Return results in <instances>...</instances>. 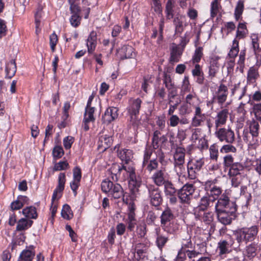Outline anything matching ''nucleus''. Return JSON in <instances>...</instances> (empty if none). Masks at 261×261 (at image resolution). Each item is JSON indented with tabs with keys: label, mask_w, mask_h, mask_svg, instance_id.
Instances as JSON below:
<instances>
[{
	"label": "nucleus",
	"mask_w": 261,
	"mask_h": 261,
	"mask_svg": "<svg viewBox=\"0 0 261 261\" xmlns=\"http://www.w3.org/2000/svg\"><path fill=\"white\" fill-rule=\"evenodd\" d=\"M191 86L189 81V77L188 76H185L182 82L181 86V93L182 95H184L187 92H190L191 91Z\"/></svg>",
	"instance_id": "57"
},
{
	"label": "nucleus",
	"mask_w": 261,
	"mask_h": 261,
	"mask_svg": "<svg viewBox=\"0 0 261 261\" xmlns=\"http://www.w3.org/2000/svg\"><path fill=\"white\" fill-rule=\"evenodd\" d=\"M173 23L175 26V33L181 34L184 29L183 22L178 17H176L173 20Z\"/></svg>",
	"instance_id": "50"
},
{
	"label": "nucleus",
	"mask_w": 261,
	"mask_h": 261,
	"mask_svg": "<svg viewBox=\"0 0 261 261\" xmlns=\"http://www.w3.org/2000/svg\"><path fill=\"white\" fill-rule=\"evenodd\" d=\"M203 186L205 195L200 198L198 206L194 209V212L206 211L213 206L214 202L222 194V189L217 186L214 180H207Z\"/></svg>",
	"instance_id": "2"
},
{
	"label": "nucleus",
	"mask_w": 261,
	"mask_h": 261,
	"mask_svg": "<svg viewBox=\"0 0 261 261\" xmlns=\"http://www.w3.org/2000/svg\"><path fill=\"white\" fill-rule=\"evenodd\" d=\"M220 57L217 56H214L210 59L207 77L211 80L216 77L217 74L219 72L220 65L218 63V61Z\"/></svg>",
	"instance_id": "20"
},
{
	"label": "nucleus",
	"mask_w": 261,
	"mask_h": 261,
	"mask_svg": "<svg viewBox=\"0 0 261 261\" xmlns=\"http://www.w3.org/2000/svg\"><path fill=\"white\" fill-rule=\"evenodd\" d=\"M163 83L167 89H169L171 87L174 86V83L172 82L171 76L166 73H164L163 76Z\"/></svg>",
	"instance_id": "59"
},
{
	"label": "nucleus",
	"mask_w": 261,
	"mask_h": 261,
	"mask_svg": "<svg viewBox=\"0 0 261 261\" xmlns=\"http://www.w3.org/2000/svg\"><path fill=\"white\" fill-rule=\"evenodd\" d=\"M97 44V33L96 32L92 31L87 40V46L89 54H93Z\"/></svg>",
	"instance_id": "28"
},
{
	"label": "nucleus",
	"mask_w": 261,
	"mask_h": 261,
	"mask_svg": "<svg viewBox=\"0 0 261 261\" xmlns=\"http://www.w3.org/2000/svg\"><path fill=\"white\" fill-rule=\"evenodd\" d=\"M193 247L191 239H186V240L181 241V248L179 250L185 252L186 251L193 249Z\"/></svg>",
	"instance_id": "53"
},
{
	"label": "nucleus",
	"mask_w": 261,
	"mask_h": 261,
	"mask_svg": "<svg viewBox=\"0 0 261 261\" xmlns=\"http://www.w3.org/2000/svg\"><path fill=\"white\" fill-rule=\"evenodd\" d=\"M6 77L11 79L15 74L16 71V64L15 60H11L6 67Z\"/></svg>",
	"instance_id": "36"
},
{
	"label": "nucleus",
	"mask_w": 261,
	"mask_h": 261,
	"mask_svg": "<svg viewBox=\"0 0 261 261\" xmlns=\"http://www.w3.org/2000/svg\"><path fill=\"white\" fill-rule=\"evenodd\" d=\"M258 232V227L256 225L238 228L233 231L234 239L238 244L237 248H239L243 243L247 244L248 242L253 241L256 239Z\"/></svg>",
	"instance_id": "5"
},
{
	"label": "nucleus",
	"mask_w": 261,
	"mask_h": 261,
	"mask_svg": "<svg viewBox=\"0 0 261 261\" xmlns=\"http://www.w3.org/2000/svg\"><path fill=\"white\" fill-rule=\"evenodd\" d=\"M223 166L225 168H229V176H238L241 174V172L245 169V166L242 163L235 162L231 154H227L223 157Z\"/></svg>",
	"instance_id": "7"
},
{
	"label": "nucleus",
	"mask_w": 261,
	"mask_h": 261,
	"mask_svg": "<svg viewBox=\"0 0 261 261\" xmlns=\"http://www.w3.org/2000/svg\"><path fill=\"white\" fill-rule=\"evenodd\" d=\"M64 150L63 148L60 146H55L53 150V155L54 158L60 159L64 154Z\"/></svg>",
	"instance_id": "61"
},
{
	"label": "nucleus",
	"mask_w": 261,
	"mask_h": 261,
	"mask_svg": "<svg viewBox=\"0 0 261 261\" xmlns=\"http://www.w3.org/2000/svg\"><path fill=\"white\" fill-rule=\"evenodd\" d=\"M112 138L106 135H101L99 139L98 147L105 150L112 144Z\"/></svg>",
	"instance_id": "33"
},
{
	"label": "nucleus",
	"mask_w": 261,
	"mask_h": 261,
	"mask_svg": "<svg viewBox=\"0 0 261 261\" xmlns=\"http://www.w3.org/2000/svg\"><path fill=\"white\" fill-rule=\"evenodd\" d=\"M147 188L150 204L154 206H160L163 202L161 191L152 185H148Z\"/></svg>",
	"instance_id": "15"
},
{
	"label": "nucleus",
	"mask_w": 261,
	"mask_h": 261,
	"mask_svg": "<svg viewBox=\"0 0 261 261\" xmlns=\"http://www.w3.org/2000/svg\"><path fill=\"white\" fill-rule=\"evenodd\" d=\"M141 103L142 100L140 98L130 99L127 108L128 114H139Z\"/></svg>",
	"instance_id": "27"
},
{
	"label": "nucleus",
	"mask_w": 261,
	"mask_h": 261,
	"mask_svg": "<svg viewBox=\"0 0 261 261\" xmlns=\"http://www.w3.org/2000/svg\"><path fill=\"white\" fill-rule=\"evenodd\" d=\"M247 91V86L242 84L240 82L234 85L231 89V94L236 95L239 100H241L245 96Z\"/></svg>",
	"instance_id": "26"
},
{
	"label": "nucleus",
	"mask_w": 261,
	"mask_h": 261,
	"mask_svg": "<svg viewBox=\"0 0 261 261\" xmlns=\"http://www.w3.org/2000/svg\"><path fill=\"white\" fill-rule=\"evenodd\" d=\"M246 53V49L245 48L241 50L239 55V59L237 62V64L239 66L240 70L241 72H243L245 67Z\"/></svg>",
	"instance_id": "48"
},
{
	"label": "nucleus",
	"mask_w": 261,
	"mask_h": 261,
	"mask_svg": "<svg viewBox=\"0 0 261 261\" xmlns=\"http://www.w3.org/2000/svg\"><path fill=\"white\" fill-rule=\"evenodd\" d=\"M259 74L258 70L255 66L250 67L247 72V83L251 84L255 83L256 79L258 77Z\"/></svg>",
	"instance_id": "34"
},
{
	"label": "nucleus",
	"mask_w": 261,
	"mask_h": 261,
	"mask_svg": "<svg viewBox=\"0 0 261 261\" xmlns=\"http://www.w3.org/2000/svg\"><path fill=\"white\" fill-rule=\"evenodd\" d=\"M22 213L23 215L30 219H36L37 217L36 209L32 206L23 209Z\"/></svg>",
	"instance_id": "41"
},
{
	"label": "nucleus",
	"mask_w": 261,
	"mask_h": 261,
	"mask_svg": "<svg viewBox=\"0 0 261 261\" xmlns=\"http://www.w3.org/2000/svg\"><path fill=\"white\" fill-rule=\"evenodd\" d=\"M252 108L250 111L254 118L248 121L249 131L244 130L243 140L248 144L251 149H256L259 146L258 138L261 124V103L251 102Z\"/></svg>",
	"instance_id": "1"
},
{
	"label": "nucleus",
	"mask_w": 261,
	"mask_h": 261,
	"mask_svg": "<svg viewBox=\"0 0 261 261\" xmlns=\"http://www.w3.org/2000/svg\"><path fill=\"white\" fill-rule=\"evenodd\" d=\"M154 150L155 149L152 148L151 145L146 146L144 151L143 162H147L148 161L151 160L150 158Z\"/></svg>",
	"instance_id": "54"
},
{
	"label": "nucleus",
	"mask_w": 261,
	"mask_h": 261,
	"mask_svg": "<svg viewBox=\"0 0 261 261\" xmlns=\"http://www.w3.org/2000/svg\"><path fill=\"white\" fill-rule=\"evenodd\" d=\"M168 91V97L169 99V103L170 104L172 102V99L174 98L177 94V90L175 86H173L167 89Z\"/></svg>",
	"instance_id": "63"
},
{
	"label": "nucleus",
	"mask_w": 261,
	"mask_h": 261,
	"mask_svg": "<svg viewBox=\"0 0 261 261\" xmlns=\"http://www.w3.org/2000/svg\"><path fill=\"white\" fill-rule=\"evenodd\" d=\"M244 1L242 0L239 1L235 8L234 13V17L236 20H239L241 17L244 11Z\"/></svg>",
	"instance_id": "44"
},
{
	"label": "nucleus",
	"mask_w": 261,
	"mask_h": 261,
	"mask_svg": "<svg viewBox=\"0 0 261 261\" xmlns=\"http://www.w3.org/2000/svg\"><path fill=\"white\" fill-rule=\"evenodd\" d=\"M62 217L67 220L71 219L73 217L71 210L70 206L68 204H64L61 211Z\"/></svg>",
	"instance_id": "49"
},
{
	"label": "nucleus",
	"mask_w": 261,
	"mask_h": 261,
	"mask_svg": "<svg viewBox=\"0 0 261 261\" xmlns=\"http://www.w3.org/2000/svg\"><path fill=\"white\" fill-rule=\"evenodd\" d=\"M43 9V7L41 6H40L37 8V11L35 15V24H36V33L38 34L41 31L40 28H39L40 25V18L41 17L42 15V11Z\"/></svg>",
	"instance_id": "45"
},
{
	"label": "nucleus",
	"mask_w": 261,
	"mask_h": 261,
	"mask_svg": "<svg viewBox=\"0 0 261 261\" xmlns=\"http://www.w3.org/2000/svg\"><path fill=\"white\" fill-rule=\"evenodd\" d=\"M185 148L181 147H177L173 155L174 163H185Z\"/></svg>",
	"instance_id": "31"
},
{
	"label": "nucleus",
	"mask_w": 261,
	"mask_h": 261,
	"mask_svg": "<svg viewBox=\"0 0 261 261\" xmlns=\"http://www.w3.org/2000/svg\"><path fill=\"white\" fill-rule=\"evenodd\" d=\"M204 164V159L194 158L190 160L187 164V170L189 178H196L199 172Z\"/></svg>",
	"instance_id": "10"
},
{
	"label": "nucleus",
	"mask_w": 261,
	"mask_h": 261,
	"mask_svg": "<svg viewBox=\"0 0 261 261\" xmlns=\"http://www.w3.org/2000/svg\"><path fill=\"white\" fill-rule=\"evenodd\" d=\"M156 158L152 159L147 162H143L142 166L146 170L151 173L155 170H157L159 167V162L162 165H165L167 162L165 160V155L161 149L155 151Z\"/></svg>",
	"instance_id": "8"
},
{
	"label": "nucleus",
	"mask_w": 261,
	"mask_h": 261,
	"mask_svg": "<svg viewBox=\"0 0 261 261\" xmlns=\"http://www.w3.org/2000/svg\"><path fill=\"white\" fill-rule=\"evenodd\" d=\"M210 158L212 160L217 161L218 158V150L214 145H211L209 149Z\"/></svg>",
	"instance_id": "64"
},
{
	"label": "nucleus",
	"mask_w": 261,
	"mask_h": 261,
	"mask_svg": "<svg viewBox=\"0 0 261 261\" xmlns=\"http://www.w3.org/2000/svg\"><path fill=\"white\" fill-rule=\"evenodd\" d=\"M239 52V40L234 39L232 41V45L230 49L228 54L227 58L229 59L235 60L236 57L238 55Z\"/></svg>",
	"instance_id": "35"
},
{
	"label": "nucleus",
	"mask_w": 261,
	"mask_h": 261,
	"mask_svg": "<svg viewBox=\"0 0 261 261\" xmlns=\"http://www.w3.org/2000/svg\"><path fill=\"white\" fill-rule=\"evenodd\" d=\"M206 117L204 113H202V110L199 106L195 107L194 116L192 118L191 126L197 127L203 125L206 120Z\"/></svg>",
	"instance_id": "19"
},
{
	"label": "nucleus",
	"mask_w": 261,
	"mask_h": 261,
	"mask_svg": "<svg viewBox=\"0 0 261 261\" xmlns=\"http://www.w3.org/2000/svg\"><path fill=\"white\" fill-rule=\"evenodd\" d=\"M230 113L227 108H222L219 111L214 118L215 129L222 127L225 125L228 120Z\"/></svg>",
	"instance_id": "18"
},
{
	"label": "nucleus",
	"mask_w": 261,
	"mask_h": 261,
	"mask_svg": "<svg viewBox=\"0 0 261 261\" xmlns=\"http://www.w3.org/2000/svg\"><path fill=\"white\" fill-rule=\"evenodd\" d=\"M168 240V237L164 236L162 234H158L155 242L158 248L162 250Z\"/></svg>",
	"instance_id": "52"
},
{
	"label": "nucleus",
	"mask_w": 261,
	"mask_h": 261,
	"mask_svg": "<svg viewBox=\"0 0 261 261\" xmlns=\"http://www.w3.org/2000/svg\"><path fill=\"white\" fill-rule=\"evenodd\" d=\"M136 233L139 238H144L146 234V225L144 223L139 224L137 226Z\"/></svg>",
	"instance_id": "55"
},
{
	"label": "nucleus",
	"mask_w": 261,
	"mask_h": 261,
	"mask_svg": "<svg viewBox=\"0 0 261 261\" xmlns=\"http://www.w3.org/2000/svg\"><path fill=\"white\" fill-rule=\"evenodd\" d=\"M95 108L94 106H86L84 114L83 122H94L95 120L94 112Z\"/></svg>",
	"instance_id": "32"
},
{
	"label": "nucleus",
	"mask_w": 261,
	"mask_h": 261,
	"mask_svg": "<svg viewBox=\"0 0 261 261\" xmlns=\"http://www.w3.org/2000/svg\"><path fill=\"white\" fill-rule=\"evenodd\" d=\"M115 169L117 171L115 174L116 180L118 178L121 177L123 180L128 179V185L132 192L130 199H133L136 193L138 192L139 188L141 185V180L139 176H136L135 169L131 166L127 167L124 165H116L112 167V171Z\"/></svg>",
	"instance_id": "3"
},
{
	"label": "nucleus",
	"mask_w": 261,
	"mask_h": 261,
	"mask_svg": "<svg viewBox=\"0 0 261 261\" xmlns=\"http://www.w3.org/2000/svg\"><path fill=\"white\" fill-rule=\"evenodd\" d=\"M127 224V229L130 231H133L137 224L135 214H128V218L126 221Z\"/></svg>",
	"instance_id": "47"
},
{
	"label": "nucleus",
	"mask_w": 261,
	"mask_h": 261,
	"mask_svg": "<svg viewBox=\"0 0 261 261\" xmlns=\"http://www.w3.org/2000/svg\"><path fill=\"white\" fill-rule=\"evenodd\" d=\"M234 244L233 239L229 236L226 239L221 240L218 243V250L219 255L221 257H224L226 254L231 252V247Z\"/></svg>",
	"instance_id": "17"
},
{
	"label": "nucleus",
	"mask_w": 261,
	"mask_h": 261,
	"mask_svg": "<svg viewBox=\"0 0 261 261\" xmlns=\"http://www.w3.org/2000/svg\"><path fill=\"white\" fill-rule=\"evenodd\" d=\"M81 17L80 15L72 14L70 19V22L72 26L77 27L81 22Z\"/></svg>",
	"instance_id": "62"
},
{
	"label": "nucleus",
	"mask_w": 261,
	"mask_h": 261,
	"mask_svg": "<svg viewBox=\"0 0 261 261\" xmlns=\"http://www.w3.org/2000/svg\"><path fill=\"white\" fill-rule=\"evenodd\" d=\"M118 53L122 59L132 58L135 56L134 49L130 45H123L119 49Z\"/></svg>",
	"instance_id": "29"
},
{
	"label": "nucleus",
	"mask_w": 261,
	"mask_h": 261,
	"mask_svg": "<svg viewBox=\"0 0 261 261\" xmlns=\"http://www.w3.org/2000/svg\"><path fill=\"white\" fill-rule=\"evenodd\" d=\"M33 223L32 220L21 218L17 222L16 230L17 231H23L28 229L32 226Z\"/></svg>",
	"instance_id": "39"
},
{
	"label": "nucleus",
	"mask_w": 261,
	"mask_h": 261,
	"mask_svg": "<svg viewBox=\"0 0 261 261\" xmlns=\"http://www.w3.org/2000/svg\"><path fill=\"white\" fill-rule=\"evenodd\" d=\"M70 9L72 14L80 15L81 9L80 7L75 4L74 0H69Z\"/></svg>",
	"instance_id": "60"
},
{
	"label": "nucleus",
	"mask_w": 261,
	"mask_h": 261,
	"mask_svg": "<svg viewBox=\"0 0 261 261\" xmlns=\"http://www.w3.org/2000/svg\"><path fill=\"white\" fill-rule=\"evenodd\" d=\"M202 50L203 48L201 47L196 48L192 59L193 64L198 63L200 61L203 56Z\"/></svg>",
	"instance_id": "51"
},
{
	"label": "nucleus",
	"mask_w": 261,
	"mask_h": 261,
	"mask_svg": "<svg viewBox=\"0 0 261 261\" xmlns=\"http://www.w3.org/2000/svg\"><path fill=\"white\" fill-rule=\"evenodd\" d=\"M161 227L169 235L175 234L179 229V224L177 223L172 211L167 207L162 212L161 216Z\"/></svg>",
	"instance_id": "4"
},
{
	"label": "nucleus",
	"mask_w": 261,
	"mask_h": 261,
	"mask_svg": "<svg viewBox=\"0 0 261 261\" xmlns=\"http://www.w3.org/2000/svg\"><path fill=\"white\" fill-rule=\"evenodd\" d=\"M119 145H117L114 147V150H116L118 156L120 160L124 162L125 164H128L133 158V152L132 150L128 149H122L119 150Z\"/></svg>",
	"instance_id": "23"
},
{
	"label": "nucleus",
	"mask_w": 261,
	"mask_h": 261,
	"mask_svg": "<svg viewBox=\"0 0 261 261\" xmlns=\"http://www.w3.org/2000/svg\"><path fill=\"white\" fill-rule=\"evenodd\" d=\"M237 151V148L232 145V144H227L224 145L220 149V152L222 153H228L229 152L235 153Z\"/></svg>",
	"instance_id": "56"
},
{
	"label": "nucleus",
	"mask_w": 261,
	"mask_h": 261,
	"mask_svg": "<svg viewBox=\"0 0 261 261\" xmlns=\"http://www.w3.org/2000/svg\"><path fill=\"white\" fill-rule=\"evenodd\" d=\"M163 186L164 192L166 196L176 195L177 190L170 181H166Z\"/></svg>",
	"instance_id": "40"
},
{
	"label": "nucleus",
	"mask_w": 261,
	"mask_h": 261,
	"mask_svg": "<svg viewBox=\"0 0 261 261\" xmlns=\"http://www.w3.org/2000/svg\"><path fill=\"white\" fill-rule=\"evenodd\" d=\"M228 93L227 86L223 83L220 84L217 89L213 93L212 102H216L219 106H222L226 101Z\"/></svg>",
	"instance_id": "11"
},
{
	"label": "nucleus",
	"mask_w": 261,
	"mask_h": 261,
	"mask_svg": "<svg viewBox=\"0 0 261 261\" xmlns=\"http://www.w3.org/2000/svg\"><path fill=\"white\" fill-rule=\"evenodd\" d=\"M195 191V187L193 184L185 185L178 192V196L182 203H189L192 199Z\"/></svg>",
	"instance_id": "14"
},
{
	"label": "nucleus",
	"mask_w": 261,
	"mask_h": 261,
	"mask_svg": "<svg viewBox=\"0 0 261 261\" xmlns=\"http://www.w3.org/2000/svg\"><path fill=\"white\" fill-rule=\"evenodd\" d=\"M101 190L103 192L108 194L114 199H118L123 197V201L128 203V199H125V194L124 193L123 188L119 184H114L108 179L103 180L101 184Z\"/></svg>",
	"instance_id": "6"
},
{
	"label": "nucleus",
	"mask_w": 261,
	"mask_h": 261,
	"mask_svg": "<svg viewBox=\"0 0 261 261\" xmlns=\"http://www.w3.org/2000/svg\"><path fill=\"white\" fill-rule=\"evenodd\" d=\"M221 8V5L218 0L213 1L211 4V17L214 18L219 12Z\"/></svg>",
	"instance_id": "46"
},
{
	"label": "nucleus",
	"mask_w": 261,
	"mask_h": 261,
	"mask_svg": "<svg viewBox=\"0 0 261 261\" xmlns=\"http://www.w3.org/2000/svg\"><path fill=\"white\" fill-rule=\"evenodd\" d=\"M29 249L23 250L19 255L18 261H33L35 256L33 246H30Z\"/></svg>",
	"instance_id": "30"
},
{
	"label": "nucleus",
	"mask_w": 261,
	"mask_h": 261,
	"mask_svg": "<svg viewBox=\"0 0 261 261\" xmlns=\"http://www.w3.org/2000/svg\"><path fill=\"white\" fill-rule=\"evenodd\" d=\"M118 109L116 107H109L105 112L104 115L102 116V121L103 123L109 124L113 121L118 116Z\"/></svg>",
	"instance_id": "22"
},
{
	"label": "nucleus",
	"mask_w": 261,
	"mask_h": 261,
	"mask_svg": "<svg viewBox=\"0 0 261 261\" xmlns=\"http://www.w3.org/2000/svg\"><path fill=\"white\" fill-rule=\"evenodd\" d=\"M221 197L217 199L215 205V212L228 210L231 208H237L236 202L229 200L228 196L225 193L221 194Z\"/></svg>",
	"instance_id": "13"
},
{
	"label": "nucleus",
	"mask_w": 261,
	"mask_h": 261,
	"mask_svg": "<svg viewBox=\"0 0 261 261\" xmlns=\"http://www.w3.org/2000/svg\"><path fill=\"white\" fill-rule=\"evenodd\" d=\"M237 208H236L215 212L216 214L218 221L222 224L227 225L230 224L232 220L237 217Z\"/></svg>",
	"instance_id": "12"
},
{
	"label": "nucleus",
	"mask_w": 261,
	"mask_h": 261,
	"mask_svg": "<svg viewBox=\"0 0 261 261\" xmlns=\"http://www.w3.org/2000/svg\"><path fill=\"white\" fill-rule=\"evenodd\" d=\"M186 255L187 257H188L189 259L192 261H195V258L197 257L199 255L201 254V253L199 251L195 250L194 248L191 249L185 252Z\"/></svg>",
	"instance_id": "58"
},
{
	"label": "nucleus",
	"mask_w": 261,
	"mask_h": 261,
	"mask_svg": "<svg viewBox=\"0 0 261 261\" xmlns=\"http://www.w3.org/2000/svg\"><path fill=\"white\" fill-rule=\"evenodd\" d=\"M247 33L248 31L245 23H239L234 39L239 40L243 39L246 37Z\"/></svg>",
	"instance_id": "38"
},
{
	"label": "nucleus",
	"mask_w": 261,
	"mask_h": 261,
	"mask_svg": "<svg viewBox=\"0 0 261 261\" xmlns=\"http://www.w3.org/2000/svg\"><path fill=\"white\" fill-rule=\"evenodd\" d=\"M258 245L255 243H252L247 245L244 251V255L245 258L252 260L257 255Z\"/></svg>",
	"instance_id": "24"
},
{
	"label": "nucleus",
	"mask_w": 261,
	"mask_h": 261,
	"mask_svg": "<svg viewBox=\"0 0 261 261\" xmlns=\"http://www.w3.org/2000/svg\"><path fill=\"white\" fill-rule=\"evenodd\" d=\"M194 215L197 220H199L206 225L211 224L214 219V213L211 211L194 212Z\"/></svg>",
	"instance_id": "21"
},
{
	"label": "nucleus",
	"mask_w": 261,
	"mask_h": 261,
	"mask_svg": "<svg viewBox=\"0 0 261 261\" xmlns=\"http://www.w3.org/2000/svg\"><path fill=\"white\" fill-rule=\"evenodd\" d=\"M215 136L220 142L227 144H233L236 142L234 132L229 126L215 129Z\"/></svg>",
	"instance_id": "9"
},
{
	"label": "nucleus",
	"mask_w": 261,
	"mask_h": 261,
	"mask_svg": "<svg viewBox=\"0 0 261 261\" xmlns=\"http://www.w3.org/2000/svg\"><path fill=\"white\" fill-rule=\"evenodd\" d=\"M182 55V51L177 46L173 47L171 52L169 61L171 64L178 62L181 56Z\"/></svg>",
	"instance_id": "37"
},
{
	"label": "nucleus",
	"mask_w": 261,
	"mask_h": 261,
	"mask_svg": "<svg viewBox=\"0 0 261 261\" xmlns=\"http://www.w3.org/2000/svg\"><path fill=\"white\" fill-rule=\"evenodd\" d=\"M66 181V176L64 173H60L58 176V185L54 190L51 201L54 202L57 198V194L61 193L64 189V186Z\"/></svg>",
	"instance_id": "25"
},
{
	"label": "nucleus",
	"mask_w": 261,
	"mask_h": 261,
	"mask_svg": "<svg viewBox=\"0 0 261 261\" xmlns=\"http://www.w3.org/2000/svg\"><path fill=\"white\" fill-rule=\"evenodd\" d=\"M151 179L153 182L158 187L163 186L168 180V174L165 167L157 169L152 174Z\"/></svg>",
	"instance_id": "16"
},
{
	"label": "nucleus",
	"mask_w": 261,
	"mask_h": 261,
	"mask_svg": "<svg viewBox=\"0 0 261 261\" xmlns=\"http://www.w3.org/2000/svg\"><path fill=\"white\" fill-rule=\"evenodd\" d=\"M251 39L252 47L253 48L254 54L257 56L261 50V48H259V46L258 37L256 34H252L251 36Z\"/></svg>",
	"instance_id": "43"
},
{
	"label": "nucleus",
	"mask_w": 261,
	"mask_h": 261,
	"mask_svg": "<svg viewBox=\"0 0 261 261\" xmlns=\"http://www.w3.org/2000/svg\"><path fill=\"white\" fill-rule=\"evenodd\" d=\"M175 1L168 0L165 8V13L167 19H171L173 17V8L174 7Z\"/></svg>",
	"instance_id": "42"
}]
</instances>
